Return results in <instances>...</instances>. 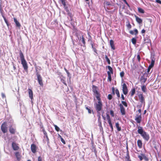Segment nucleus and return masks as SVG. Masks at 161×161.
Masks as SVG:
<instances>
[{"instance_id": "nucleus-1", "label": "nucleus", "mask_w": 161, "mask_h": 161, "mask_svg": "<svg viewBox=\"0 0 161 161\" xmlns=\"http://www.w3.org/2000/svg\"><path fill=\"white\" fill-rule=\"evenodd\" d=\"M137 131L145 140L148 141L149 140L150 137L149 134L143 130L142 127H138Z\"/></svg>"}, {"instance_id": "nucleus-2", "label": "nucleus", "mask_w": 161, "mask_h": 161, "mask_svg": "<svg viewBox=\"0 0 161 161\" xmlns=\"http://www.w3.org/2000/svg\"><path fill=\"white\" fill-rule=\"evenodd\" d=\"M19 55L21 62V64H22L24 69L25 70L27 69L28 68L27 64L23 54L21 51L19 53Z\"/></svg>"}, {"instance_id": "nucleus-3", "label": "nucleus", "mask_w": 161, "mask_h": 161, "mask_svg": "<svg viewBox=\"0 0 161 161\" xmlns=\"http://www.w3.org/2000/svg\"><path fill=\"white\" fill-rule=\"evenodd\" d=\"M94 106L97 110L98 111H100L103 106L101 100L97 101L94 98Z\"/></svg>"}, {"instance_id": "nucleus-4", "label": "nucleus", "mask_w": 161, "mask_h": 161, "mask_svg": "<svg viewBox=\"0 0 161 161\" xmlns=\"http://www.w3.org/2000/svg\"><path fill=\"white\" fill-rule=\"evenodd\" d=\"M122 91L125 95H126L128 93V91L127 87L125 83H124L122 85Z\"/></svg>"}, {"instance_id": "nucleus-5", "label": "nucleus", "mask_w": 161, "mask_h": 161, "mask_svg": "<svg viewBox=\"0 0 161 161\" xmlns=\"http://www.w3.org/2000/svg\"><path fill=\"white\" fill-rule=\"evenodd\" d=\"M94 95V98H95L96 100L97 101L101 100L100 98V94L99 92H98L95 94H93Z\"/></svg>"}, {"instance_id": "nucleus-6", "label": "nucleus", "mask_w": 161, "mask_h": 161, "mask_svg": "<svg viewBox=\"0 0 161 161\" xmlns=\"http://www.w3.org/2000/svg\"><path fill=\"white\" fill-rule=\"evenodd\" d=\"M7 125L5 123L3 124L1 126V130L4 133H6L7 130Z\"/></svg>"}, {"instance_id": "nucleus-7", "label": "nucleus", "mask_w": 161, "mask_h": 161, "mask_svg": "<svg viewBox=\"0 0 161 161\" xmlns=\"http://www.w3.org/2000/svg\"><path fill=\"white\" fill-rule=\"evenodd\" d=\"M37 78L39 84L41 86H42L43 84L42 81V79L41 76L39 75H37Z\"/></svg>"}, {"instance_id": "nucleus-8", "label": "nucleus", "mask_w": 161, "mask_h": 161, "mask_svg": "<svg viewBox=\"0 0 161 161\" xmlns=\"http://www.w3.org/2000/svg\"><path fill=\"white\" fill-rule=\"evenodd\" d=\"M139 100L140 101V102L142 103H145V99L144 98V97L143 95L142 94H140L138 95Z\"/></svg>"}, {"instance_id": "nucleus-9", "label": "nucleus", "mask_w": 161, "mask_h": 161, "mask_svg": "<svg viewBox=\"0 0 161 161\" xmlns=\"http://www.w3.org/2000/svg\"><path fill=\"white\" fill-rule=\"evenodd\" d=\"M119 106L120 108V112L122 115H124L125 114V110L124 108L123 105L121 104H119Z\"/></svg>"}, {"instance_id": "nucleus-10", "label": "nucleus", "mask_w": 161, "mask_h": 161, "mask_svg": "<svg viewBox=\"0 0 161 161\" xmlns=\"http://www.w3.org/2000/svg\"><path fill=\"white\" fill-rule=\"evenodd\" d=\"M28 92L30 98L32 100L33 98V93L32 91L30 89H28Z\"/></svg>"}, {"instance_id": "nucleus-11", "label": "nucleus", "mask_w": 161, "mask_h": 161, "mask_svg": "<svg viewBox=\"0 0 161 161\" xmlns=\"http://www.w3.org/2000/svg\"><path fill=\"white\" fill-rule=\"evenodd\" d=\"M110 45L112 49L113 50L115 49V47L114 44V42L113 40H111L110 41Z\"/></svg>"}, {"instance_id": "nucleus-12", "label": "nucleus", "mask_w": 161, "mask_h": 161, "mask_svg": "<svg viewBox=\"0 0 161 161\" xmlns=\"http://www.w3.org/2000/svg\"><path fill=\"white\" fill-rule=\"evenodd\" d=\"M92 90L94 93L93 94H95L99 92H98V89L97 87L94 85L92 86Z\"/></svg>"}, {"instance_id": "nucleus-13", "label": "nucleus", "mask_w": 161, "mask_h": 161, "mask_svg": "<svg viewBox=\"0 0 161 161\" xmlns=\"http://www.w3.org/2000/svg\"><path fill=\"white\" fill-rule=\"evenodd\" d=\"M92 90L94 93L93 94H95L99 92H98V89L97 87L94 85L92 86Z\"/></svg>"}, {"instance_id": "nucleus-14", "label": "nucleus", "mask_w": 161, "mask_h": 161, "mask_svg": "<svg viewBox=\"0 0 161 161\" xmlns=\"http://www.w3.org/2000/svg\"><path fill=\"white\" fill-rule=\"evenodd\" d=\"M142 119V117L141 114H140L138 117H136L135 120L138 123H140Z\"/></svg>"}, {"instance_id": "nucleus-15", "label": "nucleus", "mask_w": 161, "mask_h": 161, "mask_svg": "<svg viewBox=\"0 0 161 161\" xmlns=\"http://www.w3.org/2000/svg\"><path fill=\"white\" fill-rule=\"evenodd\" d=\"M31 150L32 152L35 153L36 151V147L34 144H32L31 146Z\"/></svg>"}, {"instance_id": "nucleus-16", "label": "nucleus", "mask_w": 161, "mask_h": 161, "mask_svg": "<svg viewBox=\"0 0 161 161\" xmlns=\"http://www.w3.org/2000/svg\"><path fill=\"white\" fill-rule=\"evenodd\" d=\"M12 147L14 150H17L19 147L17 145L14 143H13L12 144Z\"/></svg>"}, {"instance_id": "nucleus-17", "label": "nucleus", "mask_w": 161, "mask_h": 161, "mask_svg": "<svg viewBox=\"0 0 161 161\" xmlns=\"http://www.w3.org/2000/svg\"><path fill=\"white\" fill-rule=\"evenodd\" d=\"M14 20L16 24V26L19 28L21 26L20 23L18 21L16 18H14Z\"/></svg>"}, {"instance_id": "nucleus-18", "label": "nucleus", "mask_w": 161, "mask_h": 161, "mask_svg": "<svg viewBox=\"0 0 161 161\" xmlns=\"http://www.w3.org/2000/svg\"><path fill=\"white\" fill-rule=\"evenodd\" d=\"M108 70L107 72L108 74H111V73L113 74V69L112 68L109 66H108Z\"/></svg>"}, {"instance_id": "nucleus-19", "label": "nucleus", "mask_w": 161, "mask_h": 161, "mask_svg": "<svg viewBox=\"0 0 161 161\" xmlns=\"http://www.w3.org/2000/svg\"><path fill=\"white\" fill-rule=\"evenodd\" d=\"M155 60L153 58L151 59V62L149 66L150 67L152 68L154 66Z\"/></svg>"}, {"instance_id": "nucleus-20", "label": "nucleus", "mask_w": 161, "mask_h": 161, "mask_svg": "<svg viewBox=\"0 0 161 161\" xmlns=\"http://www.w3.org/2000/svg\"><path fill=\"white\" fill-rule=\"evenodd\" d=\"M135 18L136 21L139 24L141 23L142 22V19L137 16H135Z\"/></svg>"}, {"instance_id": "nucleus-21", "label": "nucleus", "mask_w": 161, "mask_h": 161, "mask_svg": "<svg viewBox=\"0 0 161 161\" xmlns=\"http://www.w3.org/2000/svg\"><path fill=\"white\" fill-rule=\"evenodd\" d=\"M130 34H131L137 35L138 34V31L136 29H135L134 31H130Z\"/></svg>"}, {"instance_id": "nucleus-22", "label": "nucleus", "mask_w": 161, "mask_h": 161, "mask_svg": "<svg viewBox=\"0 0 161 161\" xmlns=\"http://www.w3.org/2000/svg\"><path fill=\"white\" fill-rule=\"evenodd\" d=\"M9 131L11 133L14 134L15 132V129L14 128L11 127L9 128Z\"/></svg>"}, {"instance_id": "nucleus-23", "label": "nucleus", "mask_w": 161, "mask_h": 161, "mask_svg": "<svg viewBox=\"0 0 161 161\" xmlns=\"http://www.w3.org/2000/svg\"><path fill=\"white\" fill-rule=\"evenodd\" d=\"M138 146L141 148L142 147V142L140 140H138L137 142Z\"/></svg>"}, {"instance_id": "nucleus-24", "label": "nucleus", "mask_w": 161, "mask_h": 161, "mask_svg": "<svg viewBox=\"0 0 161 161\" xmlns=\"http://www.w3.org/2000/svg\"><path fill=\"white\" fill-rule=\"evenodd\" d=\"M116 127L117 128L118 131H119L121 130V128L119 126V124L118 123H116L115 124Z\"/></svg>"}, {"instance_id": "nucleus-25", "label": "nucleus", "mask_w": 161, "mask_h": 161, "mask_svg": "<svg viewBox=\"0 0 161 161\" xmlns=\"http://www.w3.org/2000/svg\"><path fill=\"white\" fill-rule=\"evenodd\" d=\"M131 42L133 44L135 45L136 42V39L135 38H132L131 39Z\"/></svg>"}, {"instance_id": "nucleus-26", "label": "nucleus", "mask_w": 161, "mask_h": 161, "mask_svg": "<svg viewBox=\"0 0 161 161\" xmlns=\"http://www.w3.org/2000/svg\"><path fill=\"white\" fill-rule=\"evenodd\" d=\"M115 93L117 94V96L118 97H119L120 95L119 92V91L118 89H116L115 91Z\"/></svg>"}, {"instance_id": "nucleus-27", "label": "nucleus", "mask_w": 161, "mask_h": 161, "mask_svg": "<svg viewBox=\"0 0 161 161\" xmlns=\"http://www.w3.org/2000/svg\"><path fill=\"white\" fill-rule=\"evenodd\" d=\"M138 10L139 12L143 14L144 13V10L141 8H138Z\"/></svg>"}, {"instance_id": "nucleus-28", "label": "nucleus", "mask_w": 161, "mask_h": 161, "mask_svg": "<svg viewBox=\"0 0 161 161\" xmlns=\"http://www.w3.org/2000/svg\"><path fill=\"white\" fill-rule=\"evenodd\" d=\"M142 90L144 92H145L146 90V88L145 86H143L142 87Z\"/></svg>"}, {"instance_id": "nucleus-29", "label": "nucleus", "mask_w": 161, "mask_h": 161, "mask_svg": "<svg viewBox=\"0 0 161 161\" xmlns=\"http://www.w3.org/2000/svg\"><path fill=\"white\" fill-rule=\"evenodd\" d=\"M59 135V136L60 137V139H61V141L64 144H65V141H64V139L60 135Z\"/></svg>"}, {"instance_id": "nucleus-30", "label": "nucleus", "mask_w": 161, "mask_h": 161, "mask_svg": "<svg viewBox=\"0 0 161 161\" xmlns=\"http://www.w3.org/2000/svg\"><path fill=\"white\" fill-rule=\"evenodd\" d=\"M104 5H105L108 6L110 5V3L108 1H105L104 2Z\"/></svg>"}, {"instance_id": "nucleus-31", "label": "nucleus", "mask_w": 161, "mask_h": 161, "mask_svg": "<svg viewBox=\"0 0 161 161\" xmlns=\"http://www.w3.org/2000/svg\"><path fill=\"white\" fill-rule=\"evenodd\" d=\"M105 58L106 60V61L108 62V64H110V60L106 55L105 56Z\"/></svg>"}, {"instance_id": "nucleus-32", "label": "nucleus", "mask_w": 161, "mask_h": 161, "mask_svg": "<svg viewBox=\"0 0 161 161\" xmlns=\"http://www.w3.org/2000/svg\"><path fill=\"white\" fill-rule=\"evenodd\" d=\"M54 126L55 127L56 130L57 131H59V130H60V129L57 125H54Z\"/></svg>"}, {"instance_id": "nucleus-33", "label": "nucleus", "mask_w": 161, "mask_h": 161, "mask_svg": "<svg viewBox=\"0 0 161 161\" xmlns=\"http://www.w3.org/2000/svg\"><path fill=\"white\" fill-rule=\"evenodd\" d=\"M80 41H81L83 43V44L85 43L84 38L83 37V36H82V37L81 38H80Z\"/></svg>"}, {"instance_id": "nucleus-34", "label": "nucleus", "mask_w": 161, "mask_h": 161, "mask_svg": "<svg viewBox=\"0 0 161 161\" xmlns=\"http://www.w3.org/2000/svg\"><path fill=\"white\" fill-rule=\"evenodd\" d=\"M122 104L124 105L125 107H127V104L125 102L122 101Z\"/></svg>"}, {"instance_id": "nucleus-35", "label": "nucleus", "mask_w": 161, "mask_h": 161, "mask_svg": "<svg viewBox=\"0 0 161 161\" xmlns=\"http://www.w3.org/2000/svg\"><path fill=\"white\" fill-rule=\"evenodd\" d=\"M135 93V90L134 89H133L131 92V96H133Z\"/></svg>"}, {"instance_id": "nucleus-36", "label": "nucleus", "mask_w": 161, "mask_h": 161, "mask_svg": "<svg viewBox=\"0 0 161 161\" xmlns=\"http://www.w3.org/2000/svg\"><path fill=\"white\" fill-rule=\"evenodd\" d=\"M107 119H108V122L109 124H112L110 119L109 116L107 118Z\"/></svg>"}, {"instance_id": "nucleus-37", "label": "nucleus", "mask_w": 161, "mask_h": 161, "mask_svg": "<svg viewBox=\"0 0 161 161\" xmlns=\"http://www.w3.org/2000/svg\"><path fill=\"white\" fill-rule=\"evenodd\" d=\"M3 18H4V20L5 22L6 23V24H7V25L8 26V21L6 19V18L3 17Z\"/></svg>"}, {"instance_id": "nucleus-38", "label": "nucleus", "mask_w": 161, "mask_h": 161, "mask_svg": "<svg viewBox=\"0 0 161 161\" xmlns=\"http://www.w3.org/2000/svg\"><path fill=\"white\" fill-rule=\"evenodd\" d=\"M108 98L109 99V100H111V99L112 98V95H111V94H109L108 95Z\"/></svg>"}, {"instance_id": "nucleus-39", "label": "nucleus", "mask_w": 161, "mask_h": 161, "mask_svg": "<svg viewBox=\"0 0 161 161\" xmlns=\"http://www.w3.org/2000/svg\"><path fill=\"white\" fill-rule=\"evenodd\" d=\"M62 4L65 6V3L64 1V0H61Z\"/></svg>"}, {"instance_id": "nucleus-40", "label": "nucleus", "mask_w": 161, "mask_h": 161, "mask_svg": "<svg viewBox=\"0 0 161 161\" xmlns=\"http://www.w3.org/2000/svg\"><path fill=\"white\" fill-rule=\"evenodd\" d=\"M108 75V79L110 81L111 80V74H109Z\"/></svg>"}, {"instance_id": "nucleus-41", "label": "nucleus", "mask_w": 161, "mask_h": 161, "mask_svg": "<svg viewBox=\"0 0 161 161\" xmlns=\"http://www.w3.org/2000/svg\"><path fill=\"white\" fill-rule=\"evenodd\" d=\"M127 26L128 28L129 29H130L131 28V25L129 23L127 25Z\"/></svg>"}, {"instance_id": "nucleus-42", "label": "nucleus", "mask_w": 161, "mask_h": 161, "mask_svg": "<svg viewBox=\"0 0 161 161\" xmlns=\"http://www.w3.org/2000/svg\"><path fill=\"white\" fill-rule=\"evenodd\" d=\"M120 76L121 77H123L124 75V73L123 72H122L120 73Z\"/></svg>"}, {"instance_id": "nucleus-43", "label": "nucleus", "mask_w": 161, "mask_h": 161, "mask_svg": "<svg viewBox=\"0 0 161 161\" xmlns=\"http://www.w3.org/2000/svg\"><path fill=\"white\" fill-rule=\"evenodd\" d=\"M86 109L88 110V112L89 114H91V110L89 109L88 108H86Z\"/></svg>"}, {"instance_id": "nucleus-44", "label": "nucleus", "mask_w": 161, "mask_h": 161, "mask_svg": "<svg viewBox=\"0 0 161 161\" xmlns=\"http://www.w3.org/2000/svg\"><path fill=\"white\" fill-rule=\"evenodd\" d=\"M38 161H42V158L40 157H38Z\"/></svg>"}, {"instance_id": "nucleus-45", "label": "nucleus", "mask_w": 161, "mask_h": 161, "mask_svg": "<svg viewBox=\"0 0 161 161\" xmlns=\"http://www.w3.org/2000/svg\"><path fill=\"white\" fill-rule=\"evenodd\" d=\"M151 68H151L150 67L148 66V69H147V72L148 73H149V72Z\"/></svg>"}, {"instance_id": "nucleus-46", "label": "nucleus", "mask_w": 161, "mask_h": 161, "mask_svg": "<svg viewBox=\"0 0 161 161\" xmlns=\"http://www.w3.org/2000/svg\"><path fill=\"white\" fill-rule=\"evenodd\" d=\"M156 2L157 3H159L161 4V1L160 0H156Z\"/></svg>"}, {"instance_id": "nucleus-47", "label": "nucleus", "mask_w": 161, "mask_h": 161, "mask_svg": "<svg viewBox=\"0 0 161 161\" xmlns=\"http://www.w3.org/2000/svg\"><path fill=\"white\" fill-rule=\"evenodd\" d=\"M137 58L138 59V60H139V61L140 59V56L139 55H137Z\"/></svg>"}, {"instance_id": "nucleus-48", "label": "nucleus", "mask_w": 161, "mask_h": 161, "mask_svg": "<svg viewBox=\"0 0 161 161\" xmlns=\"http://www.w3.org/2000/svg\"><path fill=\"white\" fill-rule=\"evenodd\" d=\"M138 158L141 160H142L143 159L142 157L141 156H138Z\"/></svg>"}, {"instance_id": "nucleus-49", "label": "nucleus", "mask_w": 161, "mask_h": 161, "mask_svg": "<svg viewBox=\"0 0 161 161\" xmlns=\"http://www.w3.org/2000/svg\"><path fill=\"white\" fill-rule=\"evenodd\" d=\"M123 1L126 4V5L128 6H129V5L127 3V2L126 1V0H123Z\"/></svg>"}, {"instance_id": "nucleus-50", "label": "nucleus", "mask_w": 161, "mask_h": 161, "mask_svg": "<svg viewBox=\"0 0 161 161\" xmlns=\"http://www.w3.org/2000/svg\"><path fill=\"white\" fill-rule=\"evenodd\" d=\"M112 130H113V127L112 124H109Z\"/></svg>"}, {"instance_id": "nucleus-51", "label": "nucleus", "mask_w": 161, "mask_h": 161, "mask_svg": "<svg viewBox=\"0 0 161 161\" xmlns=\"http://www.w3.org/2000/svg\"><path fill=\"white\" fill-rule=\"evenodd\" d=\"M112 130H113V127L112 124H109Z\"/></svg>"}, {"instance_id": "nucleus-52", "label": "nucleus", "mask_w": 161, "mask_h": 161, "mask_svg": "<svg viewBox=\"0 0 161 161\" xmlns=\"http://www.w3.org/2000/svg\"><path fill=\"white\" fill-rule=\"evenodd\" d=\"M2 97L3 98H4L5 97V95H4V94L3 93H2Z\"/></svg>"}, {"instance_id": "nucleus-53", "label": "nucleus", "mask_w": 161, "mask_h": 161, "mask_svg": "<svg viewBox=\"0 0 161 161\" xmlns=\"http://www.w3.org/2000/svg\"><path fill=\"white\" fill-rule=\"evenodd\" d=\"M145 30L144 29H143L142 30V31H141V32L142 33H145Z\"/></svg>"}, {"instance_id": "nucleus-54", "label": "nucleus", "mask_w": 161, "mask_h": 161, "mask_svg": "<svg viewBox=\"0 0 161 161\" xmlns=\"http://www.w3.org/2000/svg\"><path fill=\"white\" fill-rule=\"evenodd\" d=\"M121 98H122V99L123 100H124L125 98H124V95L123 94H122L121 95Z\"/></svg>"}, {"instance_id": "nucleus-55", "label": "nucleus", "mask_w": 161, "mask_h": 161, "mask_svg": "<svg viewBox=\"0 0 161 161\" xmlns=\"http://www.w3.org/2000/svg\"><path fill=\"white\" fill-rule=\"evenodd\" d=\"M138 111L139 113H140V114H141V109H139L138 110Z\"/></svg>"}, {"instance_id": "nucleus-56", "label": "nucleus", "mask_w": 161, "mask_h": 161, "mask_svg": "<svg viewBox=\"0 0 161 161\" xmlns=\"http://www.w3.org/2000/svg\"><path fill=\"white\" fill-rule=\"evenodd\" d=\"M61 81L64 84H65V83H64V80L63 79H62Z\"/></svg>"}, {"instance_id": "nucleus-57", "label": "nucleus", "mask_w": 161, "mask_h": 161, "mask_svg": "<svg viewBox=\"0 0 161 161\" xmlns=\"http://www.w3.org/2000/svg\"><path fill=\"white\" fill-rule=\"evenodd\" d=\"M110 113H111V114L112 115V116H113V112L112 111H110Z\"/></svg>"}, {"instance_id": "nucleus-58", "label": "nucleus", "mask_w": 161, "mask_h": 161, "mask_svg": "<svg viewBox=\"0 0 161 161\" xmlns=\"http://www.w3.org/2000/svg\"><path fill=\"white\" fill-rule=\"evenodd\" d=\"M18 154H19V153H16L15 155H16V157H17L18 156Z\"/></svg>"}, {"instance_id": "nucleus-59", "label": "nucleus", "mask_w": 161, "mask_h": 161, "mask_svg": "<svg viewBox=\"0 0 161 161\" xmlns=\"http://www.w3.org/2000/svg\"><path fill=\"white\" fill-rule=\"evenodd\" d=\"M146 112L147 111H146V110H144V114H145L146 113Z\"/></svg>"}, {"instance_id": "nucleus-60", "label": "nucleus", "mask_w": 161, "mask_h": 161, "mask_svg": "<svg viewBox=\"0 0 161 161\" xmlns=\"http://www.w3.org/2000/svg\"><path fill=\"white\" fill-rule=\"evenodd\" d=\"M114 88H113V89H112V90H113V92H114Z\"/></svg>"}, {"instance_id": "nucleus-61", "label": "nucleus", "mask_w": 161, "mask_h": 161, "mask_svg": "<svg viewBox=\"0 0 161 161\" xmlns=\"http://www.w3.org/2000/svg\"><path fill=\"white\" fill-rule=\"evenodd\" d=\"M68 14H69V15L70 16L71 15V14H70V13H68Z\"/></svg>"}, {"instance_id": "nucleus-62", "label": "nucleus", "mask_w": 161, "mask_h": 161, "mask_svg": "<svg viewBox=\"0 0 161 161\" xmlns=\"http://www.w3.org/2000/svg\"><path fill=\"white\" fill-rule=\"evenodd\" d=\"M86 0V1H89V0Z\"/></svg>"}, {"instance_id": "nucleus-63", "label": "nucleus", "mask_w": 161, "mask_h": 161, "mask_svg": "<svg viewBox=\"0 0 161 161\" xmlns=\"http://www.w3.org/2000/svg\"><path fill=\"white\" fill-rule=\"evenodd\" d=\"M27 161H31L30 160H28Z\"/></svg>"}, {"instance_id": "nucleus-64", "label": "nucleus", "mask_w": 161, "mask_h": 161, "mask_svg": "<svg viewBox=\"0 0 161 161\" xmlns=\"http://www.w3.org/2000/svg\"><path fill=\"white\" fill-rule=\"evenodd\" d=\"M160 161H161V160H160Z\"/></svg>"}]
</instances>
